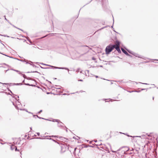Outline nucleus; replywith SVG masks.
Listing matches in <instances>:
<instances>
[{"label": "nucleus", "mask_w": 158, "mask_h": 158, "mask_svg": "<svg viewBox=\"0 0 158 158\" xmlns=\"http://www.w3.org/2000/svg\"><path fill=\"white\" fill-rule=\"evenodd\" d=\"M120 44V42L117 41L115 42L114 44L107 46L105 49L106 54H109L114 48H115L119 53H121V51L119 48Z\"/></svg>", "instance_id": "1"}, {"label": "nucleus", "mask_w": 158, "mask_h": 158, "mask_svg": "<svg viewBox=\"0 0 158 158\" xmlns=\"http://www.w3.org/2000/svg\"><path fill=\"white\" fill-rule=\"evenodd\" d=\"M142 138L140 136H134L133 140L134 141L137 143H139L142 142Z\"/></svg>", "instance_id": "2"}, {"label": "nucleus", "mask_w": 158, "mask_h": 158, "mask_svg": "<svg viewBox=\"0 0 158 158\" xmlns=\"http://www.w3.org/2000/svg\"><path fill=\"white\" fill-rule=\"evenodd\" d=\"M10 148L11 150H13L15 149V151H18L19 152V150L18 149L17 150V147L14 145H12L10 147Z\"/></svg>", "instance_id": "3"}, {"label": "nucleus", "mask_w": 158, "mask_h": 158, "mask_svg": "<svg viewBox=\"0 0 158 158\" xmlns=\"http://www.w3.org/2000/svg\"><path fill=\"white\" fill-rule=\"evenodd\" d=\"M121 50L122 51V52L125 54H126V55H129V54L123 48H121Z\"/></svg>", "instance_id": "4"}, {"label": "nucleus", "mask_w": 158, "mask_h": 158, "mask_svg": "<svg viewBox=\"0 0 158 158\" xmlns=\"http://www.w3.org/2000/svg\"><path fill=\"white\" fill-rule=\"evenodd\" d=\"M59 120H56V122H59Z\"/></svg>", "instance_id": "5"}, {"label": "nucleus", "mask_w": 158, "mask_h": 158, "mask_svg": "<svg viewBox=\"0 0 158 158\" xmlns=\"http://www.w3.org/2000/svg\"><path fill=\"white\" fill-rule=\"evenodd\" d=\"M112 152H116V151H113V150H112Z\"/></svg>", "instance_id": "6"}, {"label": "nucleus", "mask_w": 158, "mask_h": 158, "mask_svg": "<svg viewBox=\"0 0 158 158\" xmlns=\"http://www.w3.org/2000/svg\"><path fill=\"white\" fill-rule=\"evenodd\" d=\"M42 111L41 110H40V111H39V113H40L41 112H42Z\"/></svg>", "instance_id": "7"}, {"label": "nucleus", "mask_w": 158, "mask_h": 158, "mask_svg": "<svg viewBox=\"0 0 158 158\" xmlns=\"http://www.w3.org/2000/svg\"><path fill=\"white\" fill-rule=\"evenodd\" d=\"M80 81H82V80H80Z\"/></svg>", "instance_id": "8"}, {"label": "nucleus", "mask_w": 158, "mask_h": 158, "mask_svg": "<svg viewBox=\"0 0 158 158\" xmlns=\"http://www.w3.org/2000/svg\"><path fill=\"white\" fill-rule=\"evenodd\" d=\"M20 153L21 154V152H20Z\"/></svg>", "instance_id": "9"}, {"label": "nucleus", "mask_w": 158, "mask_h": 158, "mask_svg": "<svg viewBox=\"0 0 158 158\" xmlns=\"http://www.w3.org/2000/svg\"><path fill=\"white\" fill-rule=\"evenodd\" d=\"M17 71V72H19V71Z\"/></svg>", "instance_id": "10"}]
</instances>
